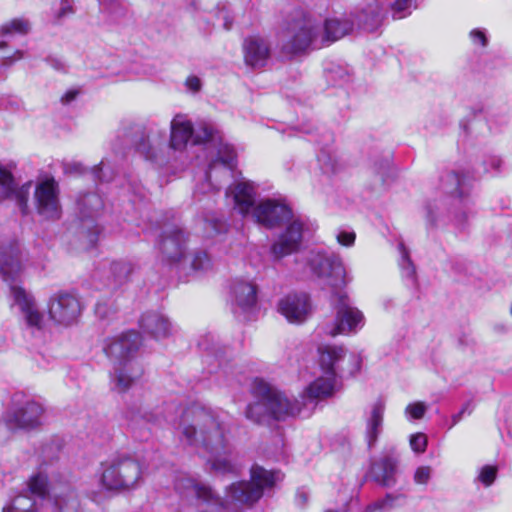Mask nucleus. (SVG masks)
<instances>
[{
    "mask_svg": "<svg viewBox=\"0 0 512 512\" xmlns=\"http://www.w3.org/2000/svg\"><path fill=\"white\" fill-rule=\"evenodd\" d=\"M22 57L23 53L21 51H17L14 56L6 58L0 66V72L9 68L16 60H19Z\"/></svg>",
    "mask_w": 512,
    "mask_h": 512,
    "instance_id": "57",
    "label": "nucleus"
},
{
    "mask_svg": "<svg viewBox=\"0 0 512 512\" xmlns=\"http://www.w3.org/2000/svg\"><path fill=\"white\" fill-rule=\"evenodd\" d=\"M29 23L23 19H13L12 21L4 24L1 27V32L3 35L8 34H26L29 31Z\"/></svg>",
    "mask_w": 512,
    "mask_h": 512,
    "instance_id": "41",
    "label": "nucleus"
},
{
    "mask_svg": "<svg viewBox=\"0 0 512 512\" xmlns=\"http://www.w3.org/2000/svg\"><path fill=\"white\" fill-rule=\"evenodd\" d=\"M80 94V89H69L67 90L61 97V103L63 105H70L72 102L76 100L78 95Z\"/></svg>",
    "mask_w": 512,
    "mask_h": 512,
    "instance_id": "55",
    "label": "nucleus"
},
{
    "mask_svg": "<svg viewBox=\"0 0 512 512\" xmlns=\"http://www.w3.org/2000/svg\"><path fill=\"white\" fill-rule=\"evenodd\" d=\"M469 37L474 45L486 47L488 43V38L486 35V31L484 29L475 28L471 30L469 33Z\"/></svg>",
    "mask_w": 512,
    "mask_h": 512,
    "instance_id": "49",
    "label": "nucleus"
},
{
    "mask_svg": "<svg viewBox=\"0 0 512 512\" xmlns=\"http://www.w3.org/2000/svg\"><path fill=\"white\" fill-rule=\"evenodd\" d=\"M166 142V131L156 125L151 126L146 135L136 143V150L147 160L156 161Z\"/></svg>",
    "mask_w": 512,
    "mask_h": 512,
    "instance_id": "24",
    "label": "nucleus"
},
{
    "mask_svg": "<svg viewBox=\"0 0 512 512\" xmlns=\"http://www.w3.org/2000/svg\"><path fill=\"white\" fill-rule=\"evenodd\" d=\"M439 189L448 197L451 220L457 228L463 229L474 215L471 183L467 175L454 170L445 171L440 175Z\"/></svg>",
    "mask_w": 512,
    "mask_h": 512,
    "instance_id": "6",
    "label": "nucleus"
},
{
    "mask_svg": "<svg viewBox=\"0 0 512 512\" xmlns=\"http://www.w3.org/2000/svg\"><path fill=\"white\" fill-rule=\"evenodd\" d=\"M321 25L311 16L296 11L286 22L278 36L283 53L294 55L310 47L320 48Z\"/></svg>",
    "mask_w": 512,
    "mask_h": 512,
    "instance_id": "7",
    "label": "nucleus"
},
{
    "mask_svg": "<svg viewBox=\"0 0 512 512\" xmlns=\"http://www.w3.org/2000/svg\"><path fill=\"white\" fill-rule=\"evenodd\" d=\"M47 492V477L35 475L29 481L27 492L16 496L10 506L3 508V512H35L37 501H44Z\"/></svg>",
    "mask_w": 512,
    "mask_h": 512,
    "instance_id": "18",
    "label": "nucleus"
},
{
    "mask_svg": "<svg viewBox=\"0 0 512 512\" xmlns=\"http://www.w3.org/2000/svg\"><path fill=\"white\" fill-rule=\"evenodd\" d=\"M179 428L186 442L207 456L225 454L230 448L224 423L212 411L199 405L183 412Z\"/></svg>",
    "mask_w": 512,
    "mask_h": 512,
    "instance_id": "2",
    "label": "nucleus"
},
{
    "mask_svg": "<svg viewBox=\"0 0 512 512\" xmlns=\"http://www.w3.org/2000/svg\"><path fill=\"white\" fill-rule=\"evenodd\" d=\"M304 223L299 218L292 219L285 230L280 233L270 248L274 260L299 251L303 239Z\"/></svg>",
    "mask_w": 512,
    "mask_h": 512,
    "instance_id": "19",
    "label": "nucleus"
},
{
    "mask_svg": "<svg viewBox=\"0 0 512 512\" xmlns=\"http://www.w3.org/2000/svg\"><path fill=\"white\" fill-rule=\"evenodd\" d=\"M252 217L256 223L266 228H275L292 220V210L283 202L265 199L257 203L253 209Z\"/></svg>",
    "mask_w": 512,
    "mask_h": 512,
    "instance_id": "17",
    "label": "nucleus"
},
{
    "mask_svg": "<svg viewBox=\"0 0 512 512\" xmlns=\"http://www.w3.org/2000/svg\"><path fill=\"white\" fill-rule=\"evenodd\" d=\"M332 301L335 309V318L325 325L324 331L326 334L331 336L355 334L364 327V314L352 305L346 293H334Z\"/></svg>",
    "mask_w": 512,
    "mask_h": 512,
    "instance_id": "11",
    "label": "nucleus"
},
{
    "mask_svg": "<svg viewBox=\"0 0 512 512\" xmlns=\"http://www.w3.org/2000/svg\"><path fill=\"white\" fill-rule=\"evenodd\" d=\"M141 478L142 468L136 459L117 456L104 466L101 483L107 490L120 492L135 488Z\"/></svg>",
    "mask_w": 512,
    "mask_h": 512,
    "instance_id": "10",
    "label": "nucleus"
},
{
    "mask_svg": "<svg viewBox=\"0 0 512 512\" xmlns=\"http://www.w3.org/2000/svg\"><path fill=\"white\" fill-rule=\"evenodd\" d=\"M82 311L79 299L67 292L52 295L48 302L49 318L58 325L69 326L75 323Z\"/></svg>",
    "mask_w": 512,
    "mask_h": 512,
    "instance_id": "15",
    "label": "nucleus"
},
{
    "mask_svg": "<svg viewBox=\"0 0 512 512\" xmlns=\"http://www.w3.org/2000/svg\"><path fill=\"white\" fill-rule=\"evenodd\" d=\"M353 29V22L348 19L332 18L327 19L323 31L320 32L321 46L329 45L350 33Z\"/></svg>",
    "mask_w": 512,
    "mask_h": 512,
    "instance_id": "32",
    "label": "nucleus"
},
{
    "mask_svg": "<svg viewBox=\"0 0 512 512\" xmlns=\"http://www.w3.org/2000/svg\"><path fill=\"white\" fill-rule=\"evenodd\" d=\"M100 233V230L97 226L94 227V230L93 232H90L88 237H89V242L90 244L93 246L96 244L97 242V239H98V234Z\"/></svg>",
    "mask_w": 512,
    "mask_h": 512,
    "instance_id": "60",
    "label": "nucleus"
},
{
    "mask_svg": "<svg viewBox=\"0 0 512 512\" xmlns=\"http://www.w3.org/2000/svg\"><path fill=\"white\" fill-rule=\"evenodd\" d=\"M70 13H72V8H71V6H70L69 4H67V3L63 4V6H62V8H61V13H60V15H61V16H65V15L70 14Z\"/></svg>",
    "mask_w": 512,
    "mask_h": 512,
    "instance_id": "62",
    "label": "nucleus"
},
{
    "mask_svg": "<svg viewBox=\"0 0 512 512\" xmlns=\"http://www.w3.org/2000/svg\"><path fill=\"white\" fill-rule=\"evenodd\" d=\"M307 265L318 278L326 281L333 288H339L349 282L341 257L325 251H311L307 257Z\"/></svg>",
    "mask_w": 512,
    "mask_h": 512,
    "instance_id": "13",
    "label": "nucleus"
},
{
    "mask_svg": "<svg viewBox=\"0 0 512 512\" xmlns=\"http://www.w3.org/2000/svg\"><path fill=\"white\" fill-rule=\"evenodd\" d=\"M426 211V221L427 224L431 227H435L438 224L440 216L442 214V209L438 202H428L425 206Z\"/></svg>",
    "mask_w": 512,
    "mask_h": 512,
    "instance_id": "43",
    "label": "nucleus"
},
{
    "mask_svg": "<svg viewBox=\"0 0 512 512\" xmlns=\"http://www.w3.org/2000/svg\"><path fill=\"white\" fill-rule=\"evenodd\" d=\"M355 20L360 28L373 32L381 26L384 20L383 8L376 0L367 2L357 9Z\"/></svg>",
    "mask_w": 512,
    "mask_h": 512,
    "instance_id": "27",
    "label": "nucleus"
},
{
    "mask_svg": "<svg viewBox=\"0 0 512 512\" xmlns=\"http://www.w3.org/2000/svg\"><path fill=\"white\" fill-rule=\"evenodd\" d=\"M32 188V181L17 186L12 172L0 166V201L14 199L22 215H27L29 212L28 200Z\"/></svg>",
    "mask_w": 512,
    "mask_h": 512,
    "instance_id": "21",
    "label": "nucleus"
},
{
    "mask_svg": "<svg viewBox=\"0 0 512 512\" xmlns=\"http://www.w3.org/2000/svg\"><path fill=\"white\" fill-rule=\"evenodd\" d=\"M140 345L141 336L133 330L107 341L104 351L114 362V372L111 374L112 390L124 393L142 376V366L134 360Z\"/></svg>",
    "mask_w": 512,
    "mask_h": 512,
    "instance_id": "4",
    "label": "nucleus"
},
{
    "mask_svg": "<svg viewBox=\"0 0 512 512\" xmlns=\"http://www.w3.org/2000/svg\"><path fill=\"white\" fill-rule=\"evenodd\" d=\"M278 310L289 322L302 323L311 313L310 299L305 293L289 294L279 301Z\"/></svg>",
    "mask_w": 512,
    "mask_h": 512,
    "instance_id": "22",
    "label": "nucleus"
},
{
    "mask_svg": "<svg viewBox=\"0 0 512 512\" xmlns=\"http://www.w3.org/2000/svg\"><path fill=\"white\" fill-rule=\"evenodd\" d=\"M397 460L385 456L375 461L370 470L371 478L383 487H392L396 483Z\"/></svg>",
    "mask_w": 512,
    "mask_h": 512,
    "instance_id": "31",
    "label": "nucleus"
},
{
    "mask_svg": "<svg viewBox=\"0 0 512 512\" xmlns=\"http://www.w3.org/2000/svg\"><path fill=\"white\" fill-rule=\"evenodd\" d=\"M64 169H65L66 173H81L82 172V166L80 163L66 164Z\"/></svg>",
    "mask_w": 512,
    "mask_h": 512,
    "instance_id": "58",
    "label": "nucleus"
},
{
    "mask_svg": "<svg viewBox=\"0 0 512 512\" xmlns=\"http://www.w3.org/2000/svg\"><path fill=\"white\" fill-rule=\"evenodd\" d=\"M414 8H416L415 0H395L391 4L392 16L394 19L405 18Z\"/></svg>",
    "mask_w": 512,
    "mask_h": 512,
    "instance_id": "38",
    "label": "nucleus"
},
{
    "mask_svg": "<svg viewBox=\"0 0 512 512\" xmlns=\"http://www.w3.org/2000/svg\"><path fill=\"white\" fill-rule=\"evenodd\" d=\"M297 501L300 505H304L307 502V496L303 492L297 493Z\"/></svg>",
    "mask_w": 512,
    "mask_h": 512,
    "instance_id": "63",
    "label": "nucleus"
},
{
    "mask_svg": "<svg viewBox=\"0 0 512 512\" xmlns=\"http://www.w3.org/2000/svg\"><path fill=\"white\" fill-rule=\"evenodd\" d=\"M304 223L299 218L292 219L285 230L280 233L270 248L274 260L299 251L303 239Z\"/></svg>",
    "mask_w": 512,
    "mask_h": 512,
    "instance_id": "20",
    "label": "nucleus"
},
{
    "mask_svg": "<svg viewBox=\"0 0 512 512\" xmlns=\"http://www.w3.org/2000/svg\"><path fill=\"white\" fill-rule=\"evenodd\" d=\"M473 411V405H472V402L471 401H467L466 403L463 404L462 408L460 409V411L458 413H455L451 416V423L449 424L448 428L451 429L452 427H454L456 424H458L463 416L465 414H468L470 415Z\"/></svg>",
    "mask_w": 512,
    "mask_h": 512,
    "instance_id": "50",
    "label": "nucleus"
},
{
    "mask_svg": "<svg viewBox=\"0 0 512 512\" xmlns=\"http://www.w3.org/2000/svg\"><path fill=\"white\" fill-rule=\"evenodd\" d=\"M231 293L235 313L247 312L256 305L257 290L256 286L251 282L236 280L233 283Z\"/></svg>",
    "mask_w": 512,
    "mask_h": 512,
    "instance_id": "29",
    "label": "nucleus"
},
{
    "mask_svg": "<svg viewBox=\"0 0 512 512\" xmlns=\"http://www.w3.org/2000/svg\"><path fill=\"white\" fill-rule=\"evenodd\" d=\"M206 150H211V160L205 172L204 182L196 186L195 194L218 191L223 184L233 177V171L236 167L234 148L224 143L221 135H219L217 143L210 144Z\"/></svg>",
    "mask_w": 512,
    "mask_h": 512,
    "instance_id": "8",
    "label": "nucleus"
},
{
    "mask_svg": "<svg viewBox=\"0 0 512 512\" xmlns=\"http://www.w3.org/2000/svg\"><path fill=\"white\" fill-rule=\"evenodd\" d=\"M204 228H205L206 236L211 237L215 234H219V233L225 231L226 224L222 219L212 215V216L205 217Z\"/></svg>",
    "mask_w": 512,
    "mask_h": 512,
    "instance_id": "42",
    "label": "nucleus"
},
{
    "mask_svg": "<svg viewBox=\"0 0 512 512\" xmlns=\"http://www.w3.org/2000/svg\"><path fill=\"white\" fill-rule=\"evenodd\" d=\"M320 167L325 174H334L339 170L340 164L335 156L322 150L318 155Z\"/></svg>",
    "mask_w": 512,
    "mask_h": 512,
    "instance_id": "39",
    "label": "nucleus"
},
{
    "mask_svg": "<svg viewBox=\"0 0 512 512\" xmlns=\"http://www.w3.org/2000/svg\"><path fill=\"white\" fill-rule=\"evenodd\" d=\"M53 505L58 512H79L80 503L76 492L73 489H66L65 492L56 494Z\"/></svg>",
    "mask_w": 512,
    "mask_h": 512,
    "instance_id": "34",
    "label": "nucleus"
},
{
    "mask_svg": "<svg viewBox=\"0 0 512 512\" xmlns=\"http://www.w3.org/2000/svg\"><path fill=\"white\" fill-rule=\"evenodd\" d=\"M385 403L378 399L375 401L365 416V440L368 448L375 446L378 437L382 433L384 423Z\"/></svg>",
    "mask_w": 512,
    "mask_h": 512,
    "instance_id": "26",
    "label": "nucleus"
},
{
    "mask_svg": "<svg viewBox=\"0 0 512 512\" xmlns=\"http://www.w3.org/2000/svg\"><path fill=\"white\" fill-rule=\"evenodd\" d=\"M139 325L144 333L156 340L169 337L173 329L169 318L158 311L145 312L139 320Z\"/></svg>",
    "mask_w": 512,
    "mask_h": 512,
    "instance_id": "25",
    "label": "nucleus"
},
{
    "mask_svg": "<svg viewBox=\"0 0 512 512\" xmlns=\"http://www.w3.org/2000/svg\"><path fill=\"white\" fill-rule=\"evenodd\" d=\"M188 237V234L177 225L164 226L158 242L162 261L185 274L207 271L212 266L210 257L205 251L188 254Z\"/></svg>",
    "mask_w": 512,
    "mask_h": 512,
    "instance_id": "5",
    "label": "nucleus"
},
{
    "mask_svg": "<svg viewBox=\"0 0 512 512\" xmlns=\"http://www.w3.org/2000/svg\"><path fill=\"white\" fill-rule=\"evenodd\" d=\"M396 499L397 496H394L393 494H386L384 498L368 505L365 512H390L394 508Z\"/></svg>",
    "mask_w": 512,
    "mask_h": 512,
    "instance_id": "40",
    "label": "nucleus"
},
{
    "mask_svg": "<svg viewBox=\"0 0 512 512\" xmlns=\"http://www.w3.org/2000/svg\"><path fill=\"white\" fill-rule=\"evenodd\" d=\"M80 204L83 206V208H85L87 205H91L92 210L95 212L98 211L99 209H101L103 206L101 199L96 194L85 195L83 197V199L81 200Z\"/></svg>",
    "mask_w": 512,
    "mask_h": 512,
    "instance_id": "54",
    "label": "nucleus"
},
{
    "mask_svg": "<svg viewBox=\"0 0 512 512\" xmlns=\"http://www.w3.org/2000/svg\"><path fill=\"white\" fill-rule=\"evenodd\" d=\"M261 397L262 399L260 401L250 404L246 410L247 418L256 423L264 422L266 418L271 415L269 413L266 396Z\"/></svg>",
    "mask_w": 512,
    "mask_h": 512,
    "instance_id": "36",
    "label": "nucleus"
},
{
    "mask_svg": "<svg viewBox=\"0 0 512 512\" xmlns=\"http://www.w3.org/2000/svg\"><path fill=\"white\" fill-rule=\"evenodd\" d=\"M431 477V468L429 466H421L416 469L414 481L417 484H427Z\"/></svg>",
    "mask_w": 512,
    "mask_h": 512,
    "instance_id": "53",
    "label": "nucleus"
},
{
    "mask_svg": "<svg viewBox=\"0 0 512 512\" xmlns=\"http://www.w3.org/2000/svg\"><path fill=\"white\" fill-rule=\"evenodd\" d=\"M108 167L106 166V163L104 160L100 162L99 165L95 166L92 170L95 179L102 181V182H108L112 180V174L107 173Z\"/></svg>",
    "mask_w": 512,
    "mask_h": 512,
    "instance_id": "51",
    "label": "nucleus"
},
{
    "mask_svg": "<svg viewBox=\"0 0 512 512\" xmlns=\"http://www.w3.org/2000/svg\"><path fill=\"white\" fill-rule=\"evenodd\" d=\"M34 202L39 215L58 219L61 214L58 183L53 178L38 182L34 187Z\"/></svg>",
    "mask_w": 512,
    "mask_h": 512,
    "instance_id": "16",
    "label": "nucleus"
},
{
    "mask_svg": "<svg viewBox=\"0 0 512 512\" xmlns=\"http://www.w3.org/2000/svg\"><path fill=\"white\" fill-rule=\"evenodd\" d=\"M254 390L257 395L266 396L269 413L277 420L299 415L306 404L297 399L291 400L284 393L273 389L263 380H255Z\"/></svg>",
    "mask_w": 512,
    "mask_h": 512,
    "instance_id": "14",
    "label": "nucleus"
},
{
    "mask_svg": "<svg viewBox=\"0 0 512 512\" xmlns=\"http://www.w3.org/2000/svg\"><path fill=\"white\" fill-rule=\"evenodd\" d=\"M100 10L111 21L123 18L127 13V4L124 0H98Z\"/></svg>",
    "mask_w": 512,
    "mask_h": 512,
    "instance_id": "35",
    "label": "nucleus"
},
{
    "mask_svg": "<svg viewBox=\"0 0 512 512\" xmlns=\"http://www.w3.org/2000/svg\"><path fill=\"white\" fill-rule=\"evenodd\" d=\"M102 309H103V306H102V304L99 303L96 305L95 311L99 316L104 317V312L102 311Z\"/></svg>",
    "mask_w": 512,
    "mask_h": 512,
    "instance_id": "64",
    "label": "nucleus"
},
{
    "mask_svg": "<svg viewBox=\"0 0 512 512\" xmlns=\"http://www.w3.org/2000/svg\"><path fill=\"white\" fill-rule=\"evenodd\" d=\"M244 60L252 68H261L266 65L270 49L267 42L260 37H249L243 44Z\"/></svg>",
    "mask_w": 512,
    "mask_h": 512,
    "instance_id": "28",
    "label": "nucleus"
},
{
    "mask_svg": "<svg viewBox=\"0 0 512 512\" xmlns=\"http://www.w3.org/2000/svg\"><path fill=\"white\" fill-rule=\"evenodd\" d=\"M356 235L353 231L341 230L337 233V242L345 247H351L354 245Z\"/></svg>",
    "mask_w": 512,
    "mask_h": 512,
    "instance_id": "52",
    "label": "nucleus"
},
{
    "mask_svg": "<svg viewBox=\"0 0 512 512\" xmlns=\"http://www.w3.org/2000/svg\"><path fill=\"white\" fill-rule=\"evenodd\" d=\"M410 446L413 451L422 453L425 451L427 446V438L423 433H417L411 436Z\"/></svg>",
    "mask_w": 512,
    "mask_h": 512,
    "instance_id": "46",
    "label": "nucleus"
},
{
    "mask_svg": "<svg viewBox=\"0 0 512 512\" xmlns=\"http://www.w3.org/2000/svg\"><path fill=\"white\" fill-rule=\"evenodd\" d=\"M135 270V265L128 260H117L109 263L107 268H104L103 274L106 278V285L110 289H117L126 284L132 273Z\"/></svg>",
    "mask_w": 512,
    "mask_h": 512,
    "instance_id": "30",
    "label": "nucleus"
},
{
    "mask_svg": "<svg viewBox=\"0 0 512 512\" xmlns=\"http://www.w3.org/2000/svg\"><path fill=\"white\" fill-rule=\"evenodd\" d=\"M426 410L427 407L423 402H415L409 404L406 407L405 413L412 419H421L424 416Z\"/></svg>",
    "mask_w": 512,
    "mask_h": 512,
    "instance_id": "45",
    "label": "nucleus"
},
{
    "mask_svg": "<svg viewBox=\"0 0 512 512\" xmlns=\"http://www.w3.org/2000/svg\"><path fill=\"white\" fill-rule=\"evenodd\" d=\"M186 86L188 87L189 90L197 92L201 88V81L196 76H190L186 80Z\"/></svg>",
    "mask_w": 512,
    "mask_h": 512,
    "instance_id": "56",
    "label": "nucleus"
},
{
    "mask_svg": "<svg viewBox=\"0 0 512 512\" xmlns=\"http://www.w3.org/2000/svg\"><path fill=\"white\" fill-rule=\"evenodd\" d=\"M27 262L28 255L18 242L13 241L1 247L0 274L10 286L14 304L19 307L26 327L35 333L44 329V315L38 309L33 296L16 284L21 279Z\"/></svg>",
    "mask_w": 512,
    "mask_h": 512,
    "instance_id": "1",
    "label": "nucleus"
},
{
    "mask_svg": "<svg viewBox=\"0 0 512 512\" xmlns=\"http://www.w3.org/2000/svg\"><path fill=\"white\" fill-rule=\"evenodd\" d=\"M44 411L41 403L17 392L11 398L4 422L9 429H34L42 424Z\"/></svg>",
    "mask_w": 512,
    "mask_h": 512,
    "instance_id": "12",
    "label": "nucleus"
},
{
    "mask_svg": "<svg viewBox=\"0 0 512 512\" xmlns=\"http://www.w3.org/2000/svg\"><path fill=\"white\" fill-rule=\"evenodd\" d=\"M329 80L333 81L334 84H341L349 80L348 73L340 67L330 69L327 72Z\"/></svg>",
    "mask_w": 512,
    "mask_h": 512,
    "instance_id": "47",
    "label": "nucleus"
},
{
    "mask_svg": "<svg viewBox=\"0 0 512 512\" xmlns=\"http://www.w3.org/2000/svg\"><path fill=\"white\" fill-rule=\"evenodd\" d=\"M226 195H232L234 207L240 214L246 216L253 213L256 203V187L252 182L240 181L230 186Z\"/></svg>",
    "mask_w": 512,
    "mask_h": 512,
    "instance_id": "23",
    "label": "nucleus"
},
{
    "mask_svg": "<svg viewBox=\"0 0 512 512\" xmlns=\"http://www.w3.org/2000/svg\"><path fill=\"white\" fill-rule=\"evenodd\" d=\"M502 161L499 157L491 156L483 162V173L496 174L500 171Z\"/></svg>",
    "mask_w": 512,
    "mask_h": 512,
    "instance_id": "48",
    "label": "nucleus"
},
{
    "mask_svg": "<svg viewBox=\"0 0 512 512\" xmlns=\"http://www.w3.org/2000/svg\"><path fill=\"white\" fill-rule=\"evenodd\" d=\"M171 133L169 148L173 151L182 152L188 145H204L206 149L210 144L217 143L219 131L208 122L198 124L194 129L187 116L178 114L171 121Z\"/></svg>",
    "mask_w": 512,
    "mask_h": 512,
    "instance_id": "9",
    "label": "nucleus"
},
{
    "mask_svg": "<svg viewBox=\"0 0 512 512\" xmlns=\"http://www.w3.org/2000/svg\"><path fill=\"white\" fill-rule=\"evenodd\" d=\"M389 164H390L389 159H385V160L381 161L379 167L375 168V171L378 174L383 175L384 174V170H386L389 167Z\"/></svg>",
    "mask_w": 512,
    "mask_h": 512,
    "instance_id": "61",
    "label": "nucleus"
},
{
    "mask_svg": "<svg viewBox=\"0 0 512 512\" xmlns=\"http://www.w3.org/2000/svg\"><path fill=\"white\" fill-rule=\"evenodd\" d=\"M497 475V468L495 466H484L479 473L478 479L480 482H482L485 486H490Z\"/></svg>",
    "mask_w": 512,
    "mask_h": 512,
    "instance_id": "44",
    "label": "nucleus"
},
{
    "mask_svg": "<svg viewBox=\"0 0 512 512\" xmlns=\"http://www.w3.org/2000/svg\"><path fill=\"white\" fill-rule=\"evenodd\" d=\"M47 62L56 70H61L64 68V64L60 59L48 58Z\"/></svg>",
    "mask_w": 512,
    "mask_h": 512,
    "instance_id": "59",
    "label": "nucleus"
},
{
    "mask_svg": "<svg viewBox=\"0 0 512 512\" xmlns=\"http://www.w3.org/2000/svg\"><path fill=\"white\" fill-rule=\"evenodd\" d=\"M207 462L210 469L219 474H236L238 471L237 464L230 457V449L224 454L208 455Z\"/></svg>",
    "mask_w": 512,
    "mask_h": 512,
    "instance_id": "33",
    "label": "nucleus"
},
{
    "mask_svg": "<svg viewBox=\"0 0 512 512\" xmlns=\"http://www.w3.org/2000/svg\"><path fill=\"white\" fill-rule=\"evenodd\" d=\"M319 354L322 375L306 388L302 395L304 403L306 400L314 401L332 396L337 389L339 375H353L360 369V358L350 354L346 360V350L342 346L320 347Z\"/></svg>",
    "mask_w": 512,
    "mask_h": 512,
    "instance_id": "3",
    "label": "nucleus"
},
{
    "mask_svg": "<svg viewBox=\"0 0 512 512\" xmlns=\"http://www.w3.org/2000/svg\"><path fill=\"white\" fill-rule=\"evenodd\" d=\"M398 248H399V252L401 255L399 266L401 269L402 276L404 278L410 280L412 283H414L415 276H416V269L409 257V252L403 243H399Z\"/></svg>",
    "mask_w": 512,
    "mask_h": 512,
    "instance_id": "37",
    "label": "nucleus"
}]
</instances>
